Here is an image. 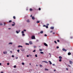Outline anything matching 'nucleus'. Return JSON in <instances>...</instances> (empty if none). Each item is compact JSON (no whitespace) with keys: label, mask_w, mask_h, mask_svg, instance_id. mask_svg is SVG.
<instances>
[{"label":"nucleus","mask_w":73,"mask_h":73,"mask_svg":"<svg viewBox=\"0 0 73 73\" xmlns=\"http://www.w3.org/2000/svg\"><path fill=\"white\" fill-rule=\"evenodd\" d=\"M31 38L32 39H35V36L33 35L31 37Z\"/></svg>","instance_id":"nucleus-1"},{"label":"nucleus","mask_w":73,"mask_h":73,"mask_svg":"<svg viewBox=\"0 0 73 73\" xmlns=\"http://www.w3.org/2000/svg\"><path fill=\"white\" fill-rule=\"evenodd\" d=\"M62 50L63 51H64V52H66V51H67V50L65 49V48H63Z\"/></svg>","instance_id":"nucleus-2"},{"label":"nucleus","mask_w":73,"mask_h":73,"mask_svg":"<svg viewBox=\"0 0 73 73\" xmlns=\"http://www.w3.org/2000/svg\"><path fill=\"white\" fill-rule=\"evenodd\" d=\"M69 63L71 65H72V64L73 63V62L70 60L69 61Z\"/></svg>","instance_id":"nucleus-3"},{"label":"nucleus","mask_w":73,"mask_h":73,"mask_svg":"<svg viewBox=\"0 0 73 73\" xmlns=\"http://www.w3.org/2000/svg\"><path fill=\"white\" fill-rule=\"evenodd\" d=\"M3 53L5 54H7V51H5L3 52Z\"/></svg>","instance_id":"nucleus-4"},{"label":"nucleus","mask_w":73,"mask_h":73,"mask_svg":"<svg viewBox=\"0 0 73 73\" xmlns=\"http://www.w3.org/2000/svg\"><path fill=\"white\" fill-rule=\"evenodd\" d=\"M44 45H45V46H48V44H47L45 43H44Z\"/></svg>","instance_id":"nucleus-5"},{"label":"nucleus","mask_w":73,"mask_h":73,"mask_svg":"<svg viewBox=\"0 0 73 73\" xmlns=\"http://www.w3.org/2000/svg\"><path fill=\"white\" fill-rule=\"evenodd\" d=\"M29 43L30 45H32V42L31 41H30L29 42Z\"/></svg>","instance_id":"nucleus-6"},{"label":"nucleus","mask_w":73,"mask_h":73,"mask_svg":"<svg viewBox=\"0 0 73 73\" xmlns=\"http://www.w3.org/2000/svg\"><path fill=\"white\" fill-rule=\"evenodd\" d=\"M49 62V64L50 65H52V62H51V61H48Z\"/></svg>","instance_id":"nucleus-7"},{"label":"nucleus","mask_w":73,"mask_h":73,"mask_svg":"<svg viewBox=\"0 0 73 73\" xmlns=\"http://www.w3.org/2000/svg\"><path fill=\"white\" fill-rule=\"evenodd\" d=\"M45 70L46 71V70H47V71H48V70H49V69H47L46 68H45Z\"/></svg>","instance_id":"nucleus-8"},{"label":"nucleus","mask_w":73,"mask_h":73,"mask_svg":"<svg viewBox=\"0 0 73 73\" xmlns=\"http://www.w3.org/2000/svg\"><path fill=\"white\" fill-rule=\"evenodd\" d=\"M43 62H45V63H46V64H48V62L47 61H44Z\"/></svg>","instance_id":"nucleus-9"},{"label":"nucleus","mask_w":73,"mask_h":73,"mask_svg":"<svg viewBox=\"0 0 73 73\" xmlns=\"http://www.w3.org/2000/svg\"><path fill=\"white\" fill-rule=\"evenodd\" d=\"M50 29H54V27H51L50 28Z\"/></svg>","instance_id":"nucleus-10"},{"label":"nucleus","mask_w":73,"mask_h":73,"mask_svg":"<svg viewBox=\"0 0 73 73\" xmlns=\"http://www.w3.org/2000/svg\"><path fill=\"white\" fill-rule=\"evenodd\" d=\"M32 19L33 20H35V17H32Z\"/></svg>","instance_id":"nucleus-11"},{"label":"nucleus","mask_w":73,"mask_h":73,"mask_svg":"<svg viewBox=\"0 0 73 73\" xmlns=\"http://www.w3.org/2000/svg\"><path fill=\"white\" fill-rule=\"evenodd\" d=\"M27 22V23H29L30 21H29V20H27L26 21Z\"/></svg>","instance_id":"nucleus-12"},{"label":"nucleus","mask_w":73,"mask_h":73,"mask_svg":"<svg viewBox=\"0 0 73 73\" xmlns=\"http://www.w3.org/2000/svg\"><path fill=\"white\" fill-rule=\"evenodd\" d=\"M62 57L60 56L59 57V59H62Z\"/></svg>","instance_id":"nucleus-13"},{"label":"nucleus","mask_w":73,"mask_h":73,"mask_svg":"<svg viewBox=\"0 0 73 73\" xmlns=\"http://www.w3.org/2000/svg\"><path fill=\"white\" fill-rule=\"evenodd\" d=\"M18 48H20V47H21V48H23V46H18Z\"/></svg>","instance_id":"nucleus-14"},{"label":"nucleus","mask_w":73,"mask_h":73,"mask_svg":"<svg viewBox=\"0 0 73 73\" xmlns=\"http://www.w3.org/2000/svg\"><path fill=\"white\" fill-rule=\"evenodd\" d=\"M70 54H71V53L70 52H68V55H70Z\"/></svg>","instance_id":"nucleus-15"},{"label":"nucleus","mask_w":73,"mask_h":73,"mask_svg":"<svg viewBox=\"0 0 73 73\" xmlns=\"http://www.w3.org/2000/svg\"><path fill=\"white\" fill-rule=\"evenodd\" d=\"M40 33H41L42 34L43 33V31H41L40 32Z\"/></svg>","instance_id":"nucleus-16"},{"label":"nucleus","mask_w":73,"mask_h":73,"mask_svg":"<svg viewBox=\"0 0 73 73\" xmlns=\"http://www.w3.org/2000/svg\"><path fill=\"white\" fill-rule=\"evenodd\" d=\"M30 11H33V9L31 8H30Z\"/></svg>","instance_id":"nucleus-17"},{"label":"nucleus","mask_w":73,"mask_h":73,"mask_svg":"<svg viewBox=\"0 0 73 73\" xmlns=\"http://www.w3.org/2000/svg\"><path fill=\"white\" fill-rule=\"evenodd\" d=\"M22 65H24L25 64H24V62H22Z\"/></svg>","instance_id":"nucleus-18"},{"label":"nucleus","mask_w":73,"mask_h":73,"mask_svg":"<svg viewBox=\"0 0 73 73\" xmlns=\"http://www.w3.org/2000/svg\"><path fill=\"white\" fill-rule=\"evenodd\" d=\"M13 18L14 19H16V17H15V16H14L13 17Z\"/></svg>","instance_id":"nucleus-19"},{"label":"nucleus","mask_w":73,"mask_h":73,"mask_svg":"<svg viewBox=\"0 0 73 73\" xmlns=\"http://www.w3.org/2000/svg\"><path fill=\"white\" fill-rule=\"evenodd\" d=\"M40 53L41 54H43L44 53V52H40Z\"/></svg>","instance_id":"nucleus-20"},{"label":"nucleus","mask_w":73,"mask_h":73,"mask_svg":"<svg viewBox=\"0 0 73 73\" xmlns=\"http://www.w3.org/2000/svg\"><path fill=\"white\" fill-rule=\"evenodd\" d=\"M40 68H42V65H40Z\"/></svg>","instance_id":"nucleus-21"},{"label":"nucleus","mask_w":73,"mask_h":73,"mask_svg":"<svg viewBox=\"0 0 73 73\" xmlns=\"http://www.w3.org/2000/svg\"><path fill=\"white\" fill-rule=\"evenodd\" d=\"M25 44L27 45H29V43H26Z\"/></svg>","instance_id":"nucleus-22"},{"label":"nucleus","mask_w":73,"mask_h":73,"mask_svg":"<svg viewBox=\"0 0 73 73\" xmlns=\"http://www.w3.org/2000/svg\"><path fill=\"white\" fill-rule=\"evenodd\" d=\"M17 51L18 52V53H19V52H20V50H17Z\"/></svg>","instance_id":"nucleus-23"},{"label":"nucleus","mask_w":73,"mask_h":73,"mask_svg":"<svg viewBox=\"0 0 73 73\" xmlns=\"http://www.w3.org/2000/svg\"><path fill=\"white\" fill-rule=\"evenodd\" d=\"M9 44H12V42H10Z\"/></svg>","instance_id":"nucleus-24"},{"label":"nucleus","mask_w":73,"mask_h":73,"mask_svg":"<svg viewBox=\"0 0 73 73\" xmlns=\"http://www.w3.org/2000/svg\"><path fill=\"white\" fill-rule=\"evenodd\" d=\"M15 24H12V26H15Z\"/></svg>","instance_id":"nucleus-25"},{"label":"nucleus","mask_w":73,"mask_h":73,"mask_svg":"<svg viewBox=\"0 0 73 73\" xmlns=\"http://www.w3.org/2000/svg\"><path fill=\"white\" fill-rule=\"evenodd\" d=\"M61 61H62V60H61V59H60L59 60V61L60 62H61Z\"/></svg>","instance_id":"nucleus-26"},{"label":"nucleus","mask_w":73,"mask_h":73,"mask_svg":"<svg viewBox=\"0 0 73 73\" xmlns=\"http://www.w3.org/2000/svg\"><path fill=\"white\" fill-rule=\"evenodd\" d=\"M40 23L39 21H37L36 22V23Z\"/></svg>","instance_id":"nucleus-27"},{"label":"nucleus","mask_w":73,"mask_h":73,"mask_svg":"<svg viewBox=\"0 0 73 73\" xmlns=\"http://www.w3.org/2000/svg\"><path fill=\"white\" fill-rule=\"evenodd\" d=\"M24 33V31H22V34H23V33Z\"/></svg>","instance_id":"nucleus-28"},{"label":"nucleus","mask_w":73,"mask_h":73,"mask_svg":"<svg viewBox=\"0 0 73 73\" xmlns=\"http://www.w3.org/2000/svg\"><path fill=\"white\" fill-rule=\"evenodd\" d=\"M40 51H42V50L40 48L39 49Z\"/></svg>","instance_id":"nucleus-29"},{"label":"nucleus","mask_w":73,"mask_h":73,"mask_svg":"<svg viewBox=\"0 0 73 73\" xmlns=\"http://www.w3.org/2000/svg\"><path fill=\"white\" fill-rule=\"evenodd\" d=\"M46 28H48V26H46Z\"/></svg>","instance_id":"nucleus-30"},{"label":"nucleus","mask_w":73,"mask_h":73,"mask_svg":"<svg viewBox=\"0 0 73 73\" xmlns=\"http://www.w3.org/2000/svg\"><path fill=\"white\" fill-rule=\"evenodd\" d=\"M11 22H12V21L10 20V21H9V23H11Z\"/></svg>","instance_id":"nucleus-31"},{"label":"nucleus","mask_w":73,"mask_h":73,"mask_svg":"<svg viewBox=\"0 0 73 73\" xmlns=\"http://www.w3.org/2000/svg\"><path fill=\"white\" fill-rule=\"evenodd\" d=\"M16 33H17V34L19 33V32H18V31H16Z\"/></svg>","instance_id":"nucleus-32"},{"label":"nucleus","mask_w":73,"mask_h":73,"mask_svg":"<svg viewBox=\"0 0 73 73\" xmlns=\"http://www.w3.org/2000/svg\"><path fill=\"white\" fill-rule=\"evenodd\" d=\"M35 57H37V54L35 55Z\"/></svg>","instance_id":"nucleus-33"},{"label":"nucleus","mask_w":73,"mask_h":73,"mask_svg":"<svg viewBox=\"0 0 73 73\" xmlns=\"http://www.w3.org/2000/svg\"><path fill=\"white\" fill-rule=\"evenodd\" d=\"M38 10H39V11H40L41 10V8H39L38 9Z\"/></svg>","instance_id":"nucleus-34"},{"label":"nucleus","mask_w":73,"mask_h":73,"mask_svg":"<svg viewBox=\"0 0 73 73\" xmlns=\"http://www.w3.org/2000/svg\"><path fill=\"white\" fill-rule=\"evenodd\" d=\"M22 35L23 36H25V34H23Z\"/></svg>","instance_id":"nucleus-35"},{"label":"nucleus","mask_w":73,"mask_h":73,"mask_svg":"<svg viewBox=\"0 0 73 73\" xmlns=\"http://www.w3.org/2000/svg\"><path fill=\"white\" fill-rule=\"evenodd\" d=\"M54 42H55V44H57V42H56V41H54Z\"/></svg>","instance_id":"nucleus-36"},{"label":"nucleus","mask_w":73,"mask_h":73,"mask_svg":"<svg viewBox=\"0 0 73 73\" xmlns=\"http://www.w3.org/2000/svg\"><path fill=\"white\" fill-rule=\"evenodd\" d=\"M0 25H3V24L2 23H0Z\"/></svg>","instance_id":"nucleus-37"},{"label":"nucleus","mask_w":73,"mask_h":73,"mask_svg":"<svg viewBox=\"0 0 73 73\" xmlns=\"http://www.w3.org/2000/svg\"><path fill=\"white\" fill-rule=\"evenodd\" d=\"M56 48H57V49H58V48H59V47H58V46H57V47H56Z\"/></svg>","instance_id":"nucleus-38"},{"label":"nucleus","mask_w":73,"mask_h":73,"mask_svg":"<svg viewBox=\"0 0 73 73\" xmlns=\"http://www.w3.org/2000/svg\"><path fill=\"white\" fill-rule=\"evenodd\" d=\"M33 52H36V50H34L33 51Z\"/></svg>","instance_id":"nucleus-39"},{"label":"nucleus","mask_w":73,"mask_h":73,"mask_svg":"<svg viewBox=\"0 0 73 73\" xmlns=\"http://www.w3.org/2000/svg\"><path fill=\"white\" fill-rule=\"evenodd\" d=\"M16 66L15 65L14 66V68H16Z\"/></svg>","instance_id":"nucleus-40"},{"label":"nucleus","mask_w":73,"mask_h":73,"mask_svg":"<svg viewBox=\"0 0 73 73\" xmlns=\"http://www.w3.org/2000/svg\"><path fill=\"white\" fill-rule=\"evenodd\" d=\"M7 64V65H9V63H8Z\"/></svg>","instance_id":"nucleus-41"},{"label":"nucleus","mask_w":73,"mask_h":73,"mask_svg":"<svg viewBox=\"0 0 73 73\" xmlns=\"http://www.w3.org/2000/svg\"><path fill=\"white\" fill-rule=\"evenodd\" d=\"M52 65L53 66H55V64H52Z\"/></svg>","instance_id":"nucleus-42"},{"label":"nucleus","mask_w":73,"mask_h":73,"mask_svg":"<svg viewBox=\"0 0 73 73\" xmlns=\"http://www.w3.org/2000/svg\"><path fill=\"white\" fill-rule=\"evenodd\" d=\"M44 36H47V35H46V34H45Z\"/></svg>","instance_id":"nucleus-43"},{"label":"nucleus","mask_w":73,"mask_h":73,"mask_svg":"<svg viewBox=\"0 0 73 73\" xmlns=\"http://www.w3.org/2000/svg\"><path fill=\"white\" fill-rule=\"evenodd\" d=\"M27 57H29V55H27Z\"/></svg>","instance_id":"nucleus-44"},{"label":"nucleus","mask_w":73,"mask_h":73,"mask_svg":"<svg viewBox=\"0 0 73 73\" xmlns=\"http://www.w3.org/2000/svg\"><path fill=\"white\" fill-rule=\"evenodd\" d=\"M66 70H68V68H66Z\"/></svg>","instance_id":"nucleus-45"},{"label":"nucleus","mask_w":73,"mask_h":73,"mask_svg":"<svg viewBox=\"0 0 73 73\" xmlns=\"http://www.w3.org/2000/svg\"><path fill=\"white\" fill-rule=\"evenodd\" d=\"M23 31H25V32H26V30L24 29Z\"/></svg>","instance_id":"nucleus-46"},{"label":"nucleus","mask_w":73,"mask_h":73,"mask_svg":"<svg viewBox=\"0 0 73 73\" xmlns=\"http://www.w3.org/2000/svg\"><path fill=\"white\" fill-rule=\"evenodd\" d=\"M29 56H30V57H31V56H32V55H29Z\"/></svg>","instance_id":"nucleus-47"},{"label":"nucleus","mask_w":73,"mask_h":73,"mask_svg":"<svg viewBox=\"0 0 73 73\" xmlns=\"http://www.w3.org/2000/svg\"><path fill=\"white\" fill-rule=\"evenodd\" d=\"M34 48H36V46H34Z\"/></svg>","instance_id":"nucleus-48"},{"label":"nucleus","mask_w":73,"mask_h":73,"mask_svg":"<svg viewBox=\"0 0 73 73\" xmlns=\"http://www.w3.org/2000/svg\"><path fill=\"white\" fill-rule=\"evenodd\" d=\"M12 57H14V55H12Z\"/></svg>","instance_id":"nucleus-49"},{"label":"nucleus","mask_w":73,"mask_h":73,"mask_svg":"<svg viewBox=\"0 0 73 73\" xmlns=\"http://www.w3.org/2000/svg\"><path fill=\"white\" fill-rule=\"evenodd\" d=\"M50 33H52V32H53V31H51L50 32Z\"/></svg>","instance_id":"nucleus-50"},{"label":"nucleus","mask_w":73,"mask_h":73,"mask_svg":"<svg viewBox=\"0 0 73 73\" xmlns=\"http://www.w3.org/2000/svg\"><path fill=\"white\" fill-rule=\"evenodd\" d=\"M57 41L58 42H60V40H57Z\"/></svg>","instance_id":"nucleus-51"},{"label":"nucleus","mask_w":73,"mask_h":73,"mask_svg":"<svg viewBox=\"0 0 73 73\" xmlns=\"http://www.w3.org/2000/svg\"><path fill=\"white\" fill-rule=\"evenodd\" d=\"M52 34H53V35H54V34H55V33H52Z\"/></svg>","instance_id":"nucleus-52"},{"label":"nucleus","mask_w":73,"mask_h":73,"mask_svg":"<svg viewBox=\"0 0 73 73\" xmlns=\"http://www.w3.org/2000/svg\"><path fill=\"white\" fill-rule=\"evenodd\" d=\"M49 25V24H46V25H47L48 26V25Z\"/></svg>","instance_id":"nucleus-53"},{"label":"nucleus","mask_w":73,"mask_h":73,"mask_svg":"<svg viewBox=\"0 0 73 73\" xmlns=\"http://www.w3.org/2000/svg\"><path fill=\"white\" fill-rule=\"evenodd\" d=\"M30 17H32V15H31V16H30Z\"/></svg>","instance_id":"nucleus-54"},{"label":"nucleus","mask_w":73,"mask_h":73,"mask_svg":"<svg viewBox=\"0 0 73 73\" xmlns=\"http://www.w3.org/2000/svg\"><path fill=\"white\" fill-rule=\"evenodd\" d=\"M68 66H69V67H70L71 66H70L69 65H68Z\"/></svg>","instance_id":"nucleus-55"},{"label":"nucleus","mask_w":73,"mask_h":73,"mask_svg":"<svg viewBox=\"0 0 73 73\" xmlns=\"http://www.w3.org/2000/svg\"><path fill=\"white\" fill-rule=\"evenodd\" d=\"M43 27H46V26L45 25H43Z\"/></svg>","instance_id":"nucleus-56"},{"label":"nucleus","mask_w":73,"mask_h":73,"mask_svg":"<svg viewBox=\"0 0 73 73\" xmlns=\"http://www.w3.org/2000/svg\"><path fill=\"white\" fill-rule=\"evenodd\" d=\"M54 72H56V70H54Z\"/></svg>","instance_id":"nucleus-57"},{"label":"nucleus","mask_w":73,"mask_h":73,"mask_svg":"<svg viewBox=\"0 0 73 73\" xmlns=\"http://www.w3.org/2000/svg\"><path fill=\"white\" fill-rule=\"evenodd\" d=\"M10 52L11 53H12V51H10Z\"/></svg>","instance_id":"nucleus-58"},{"label":"nucleus","mask_w":73,"mask_h":73,"mask_svg":"<svg viewBox=\"0 0 73 73\" xmlns=\"http://www.w3.org/2000/svg\"><path fill=\"white\" fill-rule=\"evenodd\" d=\"M5 24H5V23H4V25H5Z\"/></svg>","instance_id":"nucleus-59"},{"label":"nucleus","mask_w":73,"mask_h":73,"mask_svg":"<svg viewBox=\"0 0 73 73\" xmlns=\"http://www.w3.org/2000/svg\"><path fill=\"white\" fill-rule=\"evenodd\" d=\"M18 58V57H17L16 58V59H17Z\"/></svg>","instance_id":"nucleus-60"},{"label":"nucleus","mask_w":73,"mask_h":73,"mask_svg":"<svg viewBox=\"0 0 73 73\" xmlns=\"http://www.w3.org/2000/svg\"><path fill=\"white\" fill-rule=\"evenodd\" d=\"M0 65H1V63H0Z\"/></svg>","instance_id":"nucleus-61"},{"label":"nucleus","mask_w":73,"mask_h":73,"mask_svg":"<svg viewBox=\"0 0 73 73\" xmlns=\"http://www.w3.org/2000/svg\"><path fill=\"white\" fill-rule=\"evenodd\" d=\"M49 55H50H50H50V53H49Z\"/></svg>","instance_id":"nucleus-62"},{"label":"nucleus","mask_w":73,"mask_h":73,"mask_svg":"<svg viewBox=\"0 0 73 73\" xmlns=\"http://www.w3.org/2000/svg\"><path fill=\"white\" fill-rule=\"evenodd\" d=\"M36 66H38V65L37 64L36 65Z\"/></svg>","instance_id":"nucleus-63"},{"label":"nucleus","mask_w":73,"mask_h":73,"mask_svg":"<svg viewBox=\"0 0 73 73\" xmlns=\"http://www.w3.org/2000/svg\"><path fill=\"white\" fill-rule=\"evenodd\" d=\"M13 23L14 24H15V23L14 22H13Z\"/></svg>","instance_id":"nucleus-64"}]
</instances>
